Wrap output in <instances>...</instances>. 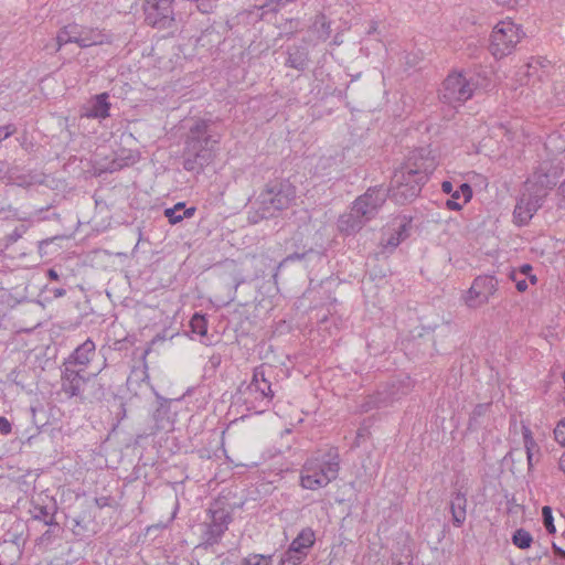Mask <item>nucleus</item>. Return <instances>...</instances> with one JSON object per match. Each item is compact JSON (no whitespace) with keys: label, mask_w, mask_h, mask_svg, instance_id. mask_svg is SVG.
<instances>
[{"label":"nucleus","mask_w":565,"mask_h":565,"mask_svg":"<svg viewBox=\"0 0 565 565\" xmlns=\"http://www.w3.org/2000/svg\"><path fill=\"white\" fill-rule=\"evenodd\" d=\"M222 138L215 120L199 118L194 120L186 134L183 150V168L193 173H201L216 157V147Z\"/></svg>","instance_id":"f257e3e1"},{"label":"nucleus","mask_w":565,"mask_h":565,"mask_svg":"<svg viewBox=\"0 0 565 565\" xmlns=\"http://www.w3.org/2000/svg\"><path fill=\"white\" fill-rule=\"evenodd\" d=\"M296 200V188L288 180L269 181L258 196V206L249 213L248 220L258 223L260 220L276 216L287 210Z\"/></svg>","instance_id":"f03ea898"},{"label":"nucleus","mask_w":565,"mask_h":565,"mask_svg":"<svg viewBox=\"0 0 565 565\" xmlns=\"http://www.w3.org/2000/svg\"><path fill=\"white\" fill-rule=\"evenodd\" d=\"M340 456L337 448H330L320 457L308 459L301 469L300 486L308 490L327 487L338 478Z\"/></svg>","instance_id":"7ed1b4c3"},{"label":"nucleus","mask_w":565,"mask_h":565,"mask_svg":"<svg viewBox=\"0 0 565 565\" xmlns=\"http://www.w3.org/2000/svg\"><path fill=\"white\" fill-rule=\"evenodd\" d=\"M271 373V366L262 364L254 369L252 381L246 386H239L238 392L247 409L262 413L270 405L275 395L269 380Z\"/></svg>","instance_id":"20e7f679"},{"label":"nucleus","mask_w":565,"mask_h":565,"mask_svg":"<svg viewBox=\"0 0 565 565\" xmlns=\"http://www.w3.org/2000/svg\"><path fill=\"white\" fill-rule=\"evenodd\" d=\"M431 169V162L426 164L419 172L408 170L402 172L395 170L391 188L387 191L388 196L397 204H406L414 201L422 192V188L427 182L426 172Z\"/></svg>","instance_id":"39448f33"},{"label":"nucleus","mask_w":565,"mask_h":565,"mask_svg":"<svg viewBox=\"0 0 565 565\" xmlns=\"http://www.w3.org/2000/svg\"><path fill=\"white\" fill-rule=\"evenodd\" d=\"M523 36L521 25L512 20L500 21L491 32L489 50L495 58H502L513 52Z\"/></svg>","instance_id":"423d86ee"},{"label":"nucleus","mask_w":565,"mask_h":565,"mask_svg":"<svg viewBox=\"0 0 565 565\" xmlns=\"http://www.w3.org/2000/svg\"><path fill=\"white\" fill-rule=\"evenodd\" d=\"M476 84L465 73L454 71L444 79L439 89V99L451 106L461 105L470 99Z\"/></svg>","instance_id":"0eeeda50"},{"label":"nucleus","mask_w":565,"mask_h":565,"mask_svg":"<svg viewBox=\"0 0 565 565\" xmlns=\"http://www.w3.org/2000/svg\"><path fill=\"white\" fill-rule=\"evenodd\" d=\"M413 387V383L409 376L402 379H395L386 383L380 388L375 395L369 396L367 399L362 404V412H369L373 408L387 407L394 402L399 401L403 396H406Z\"/></svg>","instance_id":"6e6552de"},{"label":"nucleus","mask_w":565,"mask_h":565,"mask_svg":"<svg viewBox=\"0 0 565 565\" xmlns=\"http://www.w3.org/2000/svg\"><path fill=\"white\" fill-rule=\"evenodd\" d=\"M207 516L209 519L203 524V544L205 546H213L220 543L233 519L231 512L221 507L220 502H214L210 505Z\"/></svg>","instance_id":"1a4fd4ad"},{"label":"nucleus","mask_w":565,"mask_h":565,"mask_svg":"<svg viewBox=\"0 0 565 565\" xmlns=\"http://www.w3.org/2000/svg\"><path fill=\"white\" fill-rule=\"evenodd\" d=\"M526 191L523 192L514 207L513 217L514 223L519 226L526 225L533 215L542 207L546 194L526 184Z\"/></svg>","instance_id":"9d476101"},{"label":"nucleus","mask_w":565,"mask_h":565,"mask_svg":"<svg viewBox=\"0 0 565 565\" xmlns=\"http://www.w3.org/2000/svg\"><path fill=\"white\" fill-rule=\"evenodd\" d=\"M387 198L388 193L383 186L370 188L364 194L355 199L352 211L360 213L364 220L370 221L375 217Z\"/></svg>","instance_id":"9b49d317"},{"label":"nucleus","mask_w":565,"mask_h":565,"mask_svg":"<svg viewBox=\"0 0 565 565\" xmlns=\"http://www.w3.org/2000/svg\"><path fill=\"white\" fill-rule=\"evenodd\" d=\"M497 290L498 280L494 276H478L467 291L465 302L469 308H479L487 303Z\"/></svg>","instance_id":"f8f14e48"},{"label":"nucleus","mask_w":565,"mask_h":565,"mask_svg":"<svg viewBox=\"0 0 565 565\" xmlns=\"http://www.w3.org/2000/svg\"><path fill=\"white\" fill-rule=\"evenodd\" d=\"M143 12L146 23L158 30H167L174 24L172 4H162L158 1H145Z\"/></svg>","instance_id":"ddd939ff"},{"label":"nucleus","mask_w":565,"mask_h":565,"mask_svg":"<svg viewBox=\"0 0 565 565\" xmlns=\"http://www.w3.org/2000/svg\"><path fill=\"white\" fill-rule=\"evenodd\" d=\"M565 171L564 163L562 161L550 162L546 166H542L537 171L534 172V182L530 181L526 184H531L534 189L545 192L547 195L548 191L554 189L558 180L563 177Z\"/></svg>","instance_id":"4468645a"},{"label":"nucleus","mask_w":565,"mask_h":565,"mask_svg":"<svg viewBox=\"0 0 565 565\" xmlns=\"http://www.w3.org/2000/svg\"><path fill=\"white\" fill-rule=\"evenodd\" d=\"M62 375H61V390L68 397H79L82 395L83 388L87 382L82 372L84 369L76 370L72 367L70 364H63Z\"/></svg>","instance_id":"2eb2a0df"},{"label":"nucleus","mask_w":565,"mask_h":565,"mask_svg":"<svg viewBox=\"0 0 565 565\" xmlns=\"http://www.w3.org/2000/svg\"><path fill=\"white\" fill-rule=\"evenodd\" d=\"M57 51L67 43H76L79 47L96 45L98 41L92 38H84V28L76 24H67L62 28L56 35Z\"/></svg>","instance_id":"dca6fc26"},{"label":"nucleus","mask_w":565,"mask_h":565,"mask_svg":"<svg viewBox=\"0 0 565 565\" xmlns=\"http://www.w3.org/2000/svg\"><path fill=\"white\" fill-rule=\"evenodd\" d=\"M429 162H431V169L426 172L427 181L428 177L435 171L437 167L435 157L431 156V151L427 148H418L413 150L398 170L405 173L408 172V170L419 172L422 168H424Z\"/></svg>","instance_id":"f3484780"},{"label":"nucleus","mask_w":565,"mask_h":565,"mask_svg":"<svg viewBox=\"0 0 565 565\" xmlns=\"http://www.w3.org/2000/svg\"><path fill=\"white\" fill-rule=\"evenodd\" d=\"M441 190L444 193L451 196L447 200L446 206L452 211H459L462 209V204L458 202L461 196L463 198V203L469 202L472 198V189L468 183H461L459 189L454 191L452 183L450 181H444L441 183Z\"/></svg>","instance_id":"a211bd4d"},{"label":"nucleus","mask_w":565,"mask_h":565,"mask_svg":"<svg viewBox=\"0 0 565 565\" xmlns=\"http://www.w3.org/2000/svg\"><path fill=\"white\" fill-rule=\"evenodd\" d=\"M96 355V345L92 339H86L81 345H78L74 352L68 356L64 364H70L72 367L76 365L81 369H86L88 363Z\"/></svg>","instance_id":"6ab92c4d"},{"label":"nucleus","mask_w":565,"mask_h":565,"mask_svg":"<svg viewBox=\"0 0 565 565\" xmlns=\"http://www.w3.org/2000/svg\"><path fill=\"white\" fill-rule=\"evenodd\" d=\"M452 524L456 527L462 526L467 516V497L466 493L461 491H455L451 493L450 503H449Z\"/></svg>","instance_id":"aec40b11"},{"label":"nucleus","mask_w":565,"mask_h":565,"mask_svg":"<svg viewBox=\"0 0 565 565\" xmlns=\"http://www.w3.org/2000/svg\"><path fill=\"white\" fill-rule=\"evenodd\" d=\"M108 93L96 95L87 106L85 116L87 118L105 119L109 117L110 103Z\"/></svg>","instance_id":"412c9836"},{"label":"nucleus","mask_w":565,"mask_h":565,"mask_svg":"<svg viewBox=\"0 0 565 565\" xmlns=\"http://www.w3.org/2000/svg\"><path fill=\"white\" fill-rule=\"evenodd\" d=\"M285 65L297 71H305L308 66V50L305 45H290L287 47Z\"/></svg>","instance_id":"4be33fe9"},{"label":"nucleus","mask_w":565,"mask_h":565,"mask_svg":"<svg viewBox=\"0 0 565 565\" xmlns=\"http://www.w3.org/2000/svg\"><path fill=\"white\" fill-rule=\"evenodd\" d=\"M316 542L315 531L311 527L302 529L298 535L292 540L289 545V548L294 552H298V554H302L307 557L310 548L313 546Z\"/></svg>","instance_id":"5701e85b"},{"label":"nucleus","mask_w":565,"mask_h":565,"mask_svg":"<svg viewBox=\"0 0 565 565\" xmlns=\"http://www.w3.org/2000/svg\"><path fill=\"white\" fill-rule=\"evenodd\" d=\"M366 222L367 220H364L360 213L351 210L350 213L343 214L339 218L338 226L341 232L352 234L360 231Z\"/></svg>","instance_id":"b1692460"},{"label":"nucleus","mask_w":565,"mask_h":565,"mask_svg":"<svg viewBox=\"0 0 565 565\" xmlns=\"http://www.w3.org/2000/svg\"><path fill=\"white\" fill-rule=\"evenodd\" d=\"M524 448L526 451L527 466L529 470H531L534 466V462H537L540 459V448L532 436V431L529 427L523 426L522 429Z\"/></svg>","instance_id":"393cba45"},{"label":"nucleus","mask_w":565,"mask_h":565,"mask_svg":"<svg viewBox=\"0 0 565 565\" xmlns=\"http://www.w3.org/2000/svg\"><path fill=\"white\" fill-rule=\"evenodd\" d=\"M30 512L33 520L42 521L45 525L53 526L57 532H62V527L55 521L54 513H50L47 507L35 504Z\"/></svg>","instance_id":"a878e982"},{"label":"nucleus","mask_w":565,"mask_h":565,"mask_svg":"<svg viewBox=\"0 0 565 565\" xmlns=\"http://www.w3.org/2000/svg\"><path fill=\"white\" fill-rule=\"evenodd\" d=\"M409 228L411 225L408 222L401 223L398 227L394 230V233H392L386 241H382V245L386 248H396L404 239L408 237Z\"/></svg>","instance_id":"bb28decb"},{"label":"nucleus","mask_w":565,"mask_h":565,"mask_svg":"<svg viewBox=\"0 0 565 565\" xmlns=\"http://www.w3.org/2000/svg\"><path fill=\"white\" fill-rule=\"evenodd\" d=\"M184 203H177L173 207L166 209L164 215L168 217L171 224H177L185 217L193 216L195 207L185 209Z\"/></svg>","instance_id":"cd10ccee"},{"label":"nucleus","mask_w":565,"mask_h":565,"mask_svg":"<svg viewBox=\"0 0 565 565\" xmlns=\"http://www.w3.org/2000/svg\"><path fill=\"white\" fill-rule=\"evenodd\" d=\"M191 332L201 337V342L207 344V321L205 316L194 313L190 320Z\"/></svg>","instance_id":"c85d7f7f"},{"label":"nucleus","mask_w":565,"mask_h":565,"mask_svg":"<svg viewBox=\"0 0 565 565\" xmlns=\"http://www.w3.org/2000/svg\"><path fill=\"white\" fill-rule=\"evenodd\" d=\"M147 377L146 369H134L127 377L126 385L128 391L137 394L138 387L145 382Z\"/></svg>","instance_id":"c756f323"},{"label":"nucleus","mask_w":565,"mask_h":565,"mask_svg":"<svg viewBox=\"0 0 565 565\" xmlns=\"http://www.w3.org/2000/svg\"><path fill=\"white\" fill-rule=\"evenodd\" d=\"M512 542L516 547L521 550H526L531 546L533 537L526 530L519 529L513 533Z\"/></svg>","instance_id":"7c9ffc66"},{"label":"nucleus","mask_w":565,"mask_h":565,"mask_svg":"<svg viewBox=\"0 0 565 565\" xmlns=\"http://www.w3.org/2000/svg\"><path fill=\"white\" fill-rule=\"evenodd\" d=\"M313 26L319 40L327 41L329 39L331 34V26L324 15L317 17Z\"/></svg>","instance_id":"2f4dec72"},{"label":"nucleus","mask_w":565,"mask_h":565,"mask_svg":"<svg viewBox=\"0 0 565 565\" xmlns=\"http://www.w3.org/2000/svg\"><path fill=\"white\" fill-rule=\"evenodd\" d=\"M271 555L249 554L242 558L239 565H270Z\"/></svg>","instance_id":"473e14b6"},{"label":"nucleus","mask_w":565,"mask_h":565,"mask_svg":"<svg viewBox=\"0 0 565 565\" xmlns=\"http://www.w3.org/2000/svg\"><path fill=\"white\" fill-rule=\"evenodd\" d=\"M307 557L298 552H294L288 547L281 555L280 565H300Z\"/></svg>","instance_id":"72a5a7b5"},{"label":"nucleus","mask_w":565,"mask_h":565,"mask_svg":"<svg viewBox=\"0 0 565 565\" xmlns=\"http://www.w3.org/2000/svg\"><path fill=\"white\" fill-rule=\"evenodd\" d=\"M543 523L546 531L551 534L555 533L554 519L552 514V509L548 505L543 507L542 509Z\"/></svg>","instance_id":"f704fd0d"},{"label":"nucleus","mask_w":565,"mask_h":565,"mask_svg":"<svg viewBox=\"0 0 565 565\" xmlns=\"http://www.w3.org/2000/svg\"><path fill=\"white\" fill-rule=\"evenodd\" d=\"M294 1L295 0H265L260 9H267L269 12H278L282 7Z\"/></svg>","instance_id":"c9c22d12"},{"label":"nucleus","mask_w":565,"mask_h":565,"mask_svg":"<svg viewBox=\"0 0 565 565\" xmlns=\"http://www.w3.org/2000/svg\"><path fill=\"white\" fill-rule=\"evenodd\" d=\"M554 437L559 445L565 446V420H561L556 425L554 429Z\"/></svg>","instance_id":"e433bc0d"},{"label":"nucleus","mask_w":565,"mask_h":565,"mask_svg":"<svg viewBox=\"0 0 565 565\" xmlns=\"http://www.w3.org/2000/svg\"><path fill=\"white\" fill-rule=\"evenodd\" d=\"M60 532L56 531L53 526H50L49 530H46L40 537H39V544H50L52 543L53 539L58 535Z\"/></svg>","instance_id":"4c0bfd02"},{"label":"nucleus","mask_w":565,"mask_h":565,"mask_svg":"<svg viewBox=\"0 0 565 565\" xmlns=\"http://www.w3.org/2000/svg\"><path fill=\"white\" fill-rule=\"evenodd\" d=\"M497 4L507 7L509 9H515L519 7H524L527 3V0H494Z\"/></svg>","instance_id":"58836bf2"},{"label":"nucleus","mask_w":565,"mask_h":565,"mask_svg":"<svg viewBox=\"0 0 565 565\" xmlns=\"http://www.w3.org/2000/svg\"><path fill=\"white\" fill-rule=\"evenodd\" d=\"M519 274L514 270L510 273V278L515 282V287L518 291L524 292L527 289V284L525 278H519Z\"/></svg>","instance_id":"ea45409f"},{"label":"nucleus","mask_w":565,"mask_h":565,"mask_svg":"<svg viewBox=\"0 0 565 565\" xmlns=\"http://www.w3.org/2000/svg\"><path fill=\"white\" fill-rule=\"evenodd\" d=\"M313 252L312 249H309L308 253H311ZM307 255V252L305 253H292L290 255H288L287 257H285L280 264H279V267H282L285 266L286 264L290 263V262H296V260H301L305 258V256Z\"/></svg>","instance_id":"a19ab883"},{"label":"nucleus","mask_w":565,"mask_h":565,"mask_svg":"<svg viewBox=\"0 0 565 565\" xmlns=\"http://www.w3.org/2000/svg\"><path fill=\"white\" fill-rule=\"evenodd\" d=\"M11 424L6 417H0V433L2 435H8L11 433Z\"/></svg>","instance_id":"79ce46f5"},{"label":"nucleus","mask_w":565,"mask_h":565,"mask_svg":"<svg viewBox=\"0 0 565 565\" xmlns=\"http://www.w3.org/2000/svg\"><path fill=\"white\" fill-rule=\"evenodd\" d=\"M84 38H92V39H95L96 41H98V44H102L103 43V35L98 32H95L94 30H88V29H85L84 28Z\"/></svg>","instance_id":"37998d69"},{"label":"nucleus","mask_w":565,"mask_h":565,"mask_svg":"<svg viewBox=\"0 0 565 565\" xmlns=\"http://www.w3.org/2000/svg\"><path fill=\"white\" fill-rule=\"evenodd\" d=\"M26 231L25 226L21 225L20 227H17L12 234L10 235V238L15 242L18 241L22 234Z\"/></svg>","instance_id":"c03bdc74"},{"label":"nucleus","mask_w":565,"mask_h":565,"mask_svg":"<svg viewBox=\"0 0 565 565\" xmlns=\"http://www.w3.org/2000/svg\"><path fill=\"white\" fill-rule=\"evenodd\" d=\"M121 167H122V157L120 154L115 161H113L111 166L108 168V171L113 172V171L120 169Z\"/></svg>","instance_id":"a18cd8bd"},{"label":"nucleus","mask_w":565,"mask_h":565,"mask_svg":"<svg viewBox=\"0 0 565 565\" xmlns=\"http://www.w3.org/2000/svg\"><path fill=\"white\" fill-rule=\"evenodd\" d=\"M532 271V266L530 264H523L521 267H520V270H519V275H522V276H527L530 275Z\"/></svg>","instance_id":"49530a36"},{"label":"nucleus","mask_w":565,"mask_h":565,"mask_svg":"<svg viewBox=\"0 0 565 565\" xmlns=\"http://www.w3.org/2000/svg\"><path fill=\"white\" fill-rule=\"evenodd\" d=\"M118 420L125 419L127 416L126 404L122 402L119 404V412L117 413Z\"/></svg>","instance_id":"de8ad7c7"},{"label":"nucleus","mask_w":565,"mask_h":565,"mask_svg":"<svg viewBox=\"0 0 565 565\" xmlns=\"http://www.w3.org/2000/svg\"><path fill=\"white\" fill-rule=\"evenodd\" d=\"M508 505H509V507H508V511H509L510 513H516V512H518V509H520V508H521V505H520V504H516V503L514 502V499L509 500V501H508Z\"/></svg>","instance_id":"09e8293b"},{"label":"nucleus","mask_w":565,"mask_h":565,"mask_svg":"<svg viewBox=\"0 0 565 565\" xmlns=\"http://www.w3.org/2000/svg\"><path fill=\"white\" fill-rule=\"evenodd\" d=\"M484 409H486L484 405H482V404L477 405L472 412V417L476 418L478 416H481L483 414Z\"/></svg>","instance_id":"8fccbe9b"},{"label":"nucleus","mask_w":565,"mask_h":565,"mask_svg":"<svg viewBox=\"0 0 565 565\" xmlns=\"http://www.w3.org/2000/svg\"><path fill=\"white\" fill-rule=\"evenodd\" d=\"M95 501H96L97 507H99V508H104V507H107L109 504L108 503L109 498H107V497L96 498Z\"/></svg>","instance_id":"3c124183"},{"label":"nucleus","mask_w":565,"mask_h":565,"mask_svg":"<svg viewBox=\"0 0 565 565\" xmlns=\"http://www.w3.org/2000/svg\"><path fill=\"white\" fill-rule=\"evenodd\" d=\"M51 291L54 298H61L66 294V290L64 288H53Z\"/></svg>","instance_id":"603ef678"},{"label":"nucleus","mask_w":565,"mask_h":565,"mask_svg":"<svg viewBox=\"0 0 565 565\" xmlns=\"http://www.w3.org/2000/svg\"><path fill=\"white\" fill-rule=\"evenodd\" d=\"M221 361H222V358L220 354H214L211 356L210 359V363L212 364V366L216 367L221 364Z\"/></svg>","instance_id":"864d4df0"},{"label":"nucleus","mask_w":565,"mask_h":565,"mask_svg":"<svg viewBox=\"0 0 565 565\" xmlns=\"http://www.w3.org/2000/svg\"><path fill=\"white\" fill-rule=\"evenodd\" d=\"M557 194L562 196V201L564 202L565 205V180L558 185Z\"/></svg>","instance_id":"5fc2aeb1"},{"label":"nucleus","mask_w":565,"mask_h":565,"mask_svg":"<svg viewBox=\"0 0 565 565\" xmlns=\"http://www.w3.org/2000/svg\"><path fill=\"white\" fill-rule=\"evenodd\" d=\"M49 279L51 280H58L60 276L57 271L54 268H50L46 273Z\"/></svg>","instance_id":"6e6d98bb"},{"label":"nucleus","mask_w":565,"mask_h":565,"mask_svg":"<svg viewBox=\"0 0 565 565\" xmlns=\"http://www.w3.org/2000/svg\"><path fill=\"white\" fill-rule=\"evenodd\" d=\"M553 550H554L556 555H558V556H561L562 558L565 559V550L558 547L556 544H553Z\"/></svg>","instance_id":"4d7b16f0"},{"label":"nucleus","mask_w":565,"mask_h":565,"mask_svg":"<svg viewBox=\"0 0 565 565\" xmlns=\"http://www.w3.org/2000/svg\"><path fill=\"white\" fill-rule=\"evenodd\" d=\"M559 469L565 472V454H563L558 461Z\"/></svg>","instance_id":"13d9d810"},{"label":"nucleus","mask_w":565,"mask_h":565,"mask_svg":"<svg viewBox=\"0 0 565 565\" xmlns=\"http://www.w3.org/2000/svg\"><path fill=\"white\" fill-rule=\"evenodd\" d=\"M377 31V23L376 22H372L369 31H367V34H373Z\"/></svg>","instance_id":"bf43d9fd"},{"label":"nucleus","mask_w":565,"mask_h":565,"mask_svg":"<svg viewBox=\"0 0 565 565\" xmlns=\"http://www.w3.org/2000/svg\"><path fill=\"white\" fill-rule=\"evenodd\" d=\"M526 277H529L530 282H531L532 285H535V284H536L537 278H536V276H535V275L530 274V275H527Z\"/></svg>","instance_id":"052dcab7"},{"label":"nucleus","mask_w":565,"mask_h":565,"mask_svg":"<svg viewBox=\"0 0 565 565\" xmlns=\"http://www.w3.org/2000/svg\"><path fill=\"white\" fill-rule=\"evenodd\" d=\"M408 177H409V178H405V179H406V180H405V183H406V182H407V183H412V181H416V179H417V177H416L415 174H414V175L412 174V175H408Z\"/></svg>","instance_id":"680f3d73"},{"label":"nucleus","mask_w":565,"mask_h":565,"mask_svg":"<svg viewBox=\"0 0 565 565\" xmlns=\"http://www.w3.org/2000/svg\"><path fill=\"white\" fill-rule=\"evenodd\" d=\"M333 43L335 45H340L342 42H341V40L338 39V36H335L334 40H333Z\"/></svg>","instance_id":"e2e57ef3"},{"label":"nucleus","mask_w":565,"mask_h":565,"mask_svg":"<svg viewBox=\"0 0 565 565\" xmlns=\"http://www.w3.org/2000/svg\"><path fill=\"white\" fill-rule=\"evenodd\" d=\"M397 565H409V564H403V563H398Z\"/></svg>","instance_id":"0e129e2a"}]
</instances>
